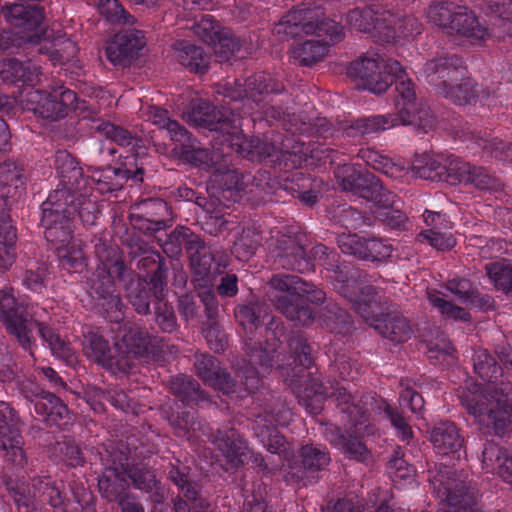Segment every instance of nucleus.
Listing matches in <instances>:
<instances>
[{
	"mask_svg": "<svg viewBox=\"0 0 512 512\" xmlns=\"http://www.w3.org/2000/svg\"><path fill=\"white\" fill-rule=\"evenodd\" d=\"M287 347L293 362L302 366L301 375L289 380V385L297 394L299 403L310 413L317 415L323 409L324 400L333 398L339 408L343 421L350 425L348 435L339 450L347 457L365 462L370 452L361 441L363 435L373 434L375 427L366 424L368 415L374 409L375 398L370 394L352 395L344 386L324 385L318 378L310 377L306 370L313 364L312 350L306 338L299 333H292L287 340Z\"/></svg>",
	"mask_w": 512,
	"mask_h": 512,
	"instance_id": "nucleus-1",
	"label": "nucleus"
},
{
	"mask_svg": "<svg viewBox=\"0 0 512 512\" xmlns=\"http://www.w3.org/2000/svg\"><path fill=\"white\" fill-rule=\"evenodd\" d=\"M284 85L270 74L258 73L248 77L243 82L236 81L235 88L229 94L232 100L244 101L243 113H260L266 117L283 120L285 129L293 133H308L311 130V119L306 115L284 111L282 108L271 105V94L284 91Z\"/></svg>",
	"mask_w": 512,
	"mask_h": 512,
	"instance_id": "nucleus-2",
	"label": "nucleus"
},
{
	"mask_svg": "<svg viewBox=\"0 0 512 512\" xmlns=\"http://www.w3.org/2000/svg\"><path fill=\"white\" fill-rule=\"evenodd\" d=\"M512 385L501 382V387L480 384L467 385L459 395L462 406L480 424L492 427L495 434L504 435L511 428L508 407Z\"/></svg>",
	"mask_w": 512,
	"mask_h": 512,
	"instance_id": "nucleus-3",
	"label": "nucleus"
},
{
	"mask_svg": "<svg viewBox=\"0 0 512 512\" xmlns=\"http://www.w3.org/2000/svg\"><path fill=\"white\" fill-rule=\"evenodd\" d=\"M269 284L274 290L270 298L276 309L289 320L304 326L316 315L315 309L308 306L307 302L318 305L325 300L324 291L303 281L297 275H274Z\"/></svg>",
	"mask_w": 512,
	"mask_h": 512,
	"instance_id": "nucleus-4",
	"label": "nucleus"
},
{
	"mask_svg": "<svg viewBox=\"0 0 512 512\" xmlns=\"http://www.w3.org/2000/svg\"><path fill=\"white\" fill-rule=\"evenodd\" d=\"M190 119L200 126L208 127L211 130H219L223 133L224 141L228 143L233 151L245 158L253 157L254 148L258 154L271 155L272 146L261 144L257 141H248L243 135L241 126L242 118L233 112H216L215 107L209 102L199 100L192 106Z\"/></svg>",
	"mask_w": 512,
	"mask_h": 512,
	"instance_id": "nucleus-5",
	"label": "nucleus"
},
{
	"mask_svg": "<svg viewBox=\"0 0 512 512\" xmlns=\"http://www.w3.org/2000/svg\"><path fill=\"white\" fill-rule=\"evenodd\" d=\"M329 273L328 277L333 282L338 293L346 298L353 309L365 318H371L377 309V302L373 299L376 295V288L373 286H362L358 270L351 265L339 264V256L333 253L329 260L321 262Z\"/></svg>",
	"mask_w": 512,
	"mask_h": 512,
	"instance_id": "nucleus-6",
	"label": "nucleus"
},
{
	"mask_svg": "<svg viewBox=\"0 0 512 512\" xmlns=\"http://www.w3.org/2000/svg\"><path fill=\"white\" fill-rule=\"evenodd\" d=\"M274 33L281 39H288L304 34L329 36L332 43L342 40L343 27L334 20L323 18L320 8L299 7L289 11L275 25Z\"/></svg>",
	"mask_w": 512,
	"mask_h": 512,
	"instance_id": "nucleus-7",
	"label": "nucleus"
},
{
	"mask_svg": "<svg viewBox=\"0 0 512 512\" xmlns=\"http://www.w3.org/2000/svg\"><path fill=\"white\" fill-rule=\"evenodd\" d=\"M427 17L448 34L465 37L472 43L489 37L487 27L479 22L473 11L464 6L449 2L433 4L428 8Z\"/></svg>",
	"mask_w": 512,
	"mask_h": 512,
	"instance_id": "nucleus-8",
	"label": "nucleus"
},
{
	"mask_svg": "<svg viewBox=\"0 0 512 512\" xmlns=\"http://www.w3.org/2000/svg\"><path fill=\"white\" fill-rule=\"evenodd\" d=\"M399 71L401 65L397 60L377 51H368L351 64L349 74L362 88L381 94L393 83L395 73Z\"/></svg>",
	"mask_w": 512,
	"mask_h": 512,
	"instance_id": "nucleus-9",
	"label": "nucleus"
},
{
	"mask_svg": "<svg viewBox=\"0 0 512 512\" xmlns=\"http://www.w3.org/2000/svg\"><path fill=\"white\" fill-rule=\"evenodd\" d=\"M429 482L436 496L449 507L448 512H473L477 491L458 477L456 471L448 468L430 471Z\"/></svg>",
	"mask_w": 512,
	"mask_h": 512,
	"instance_id": "nucleus-10",
	"label": "nucleus"
},
{
	"mask_svg": "<svg viewBox=\"0 0 512 512\" xmlns=\"http://www.w3.org/2000/svg\"><path fill=\"white\" fill-rule=\"evenodd\" d=\"M32 309L33 307L17 301L11 286H0V321L26 350H30L33 342L34 312Z\"/></svg>",
	"mask_w": 512,
	"mask_h": 512,
	"instance_id": "nucleus-11",
	"label": "nucleus"
},
{
	"mask_svg": "<svg viewBox=\"0 0 512 512\" xmlns=\"http://www.w3.org/2000/svg\"><path fill=\"white\" fill-rule=\"evenodd\" d=\"M61 196L58 192L50 193L42 203L41 224L45 228V238L53 245L56 253L61 246H68L72 240H78L72 236L71 213L76 210L73 200L70 204L59 203Z\"/></svg>",
	"mask_w": 512,
	"mask_h": 512,
	"instance_id": "nucleus-12",
	"label": "nucleus"
},
{
	"mask_svg": "<svg viewBox=\"0 0 512 512\" xmlns=\"http://www.w3.org/2000/svg\"><path fill=\"white\" fill-rule=\"evenodd\" d=\"M77 100L76 93L64 86L53 87L50 92L40 90L26 94L24 106L34 114L56 121L64 118Z\"/></svg>",
	"mask_w": 512,
	"mask_h": 512,
	"instance_id": "nucleus-13",
	"label": "nucleus"
},
{
	"mask_svg": "<svg viewBox=\"0 0 512 512\" xmlns=\"http://www.w3.org/2000/svg\"><path fill=\"white\" fill-rule=\"evenodd\" d=\"M96 255L101 265L97 267L92 278L91 290L98 298L116 292L114 279L122 278L126 266L117 247H107L105 244L96 246Z\"/></svg>",
	"mask_w": 512,
	"mask_h": 512,
	"instance_id": "nucleus-14",
	"label": "nucleus"
},
{
	"mask_svg": "<svg viewBox=\"0 0 512 512\" xmlns=\"http://www.w3.org/2000/svg\"><path fill=\"white\" fill-rule=\"evenodd\" d=\"M145 161L146 158L127 156L122 167L108 166L103 169H95L90 176L91 181L102 194L120 190L129 179L142 182L145 173Z\"/></svg>",
	"mask_w": 512,
	"mask_h": 512,
	"instance_id": "nucleus-15",
	"label": "nucleus"
},
{
	"mask_svg": "<svg viewBox=\"0 0 512 512\" xmlns=\"http://www.w3.org/2000/svg\"><path fill=\"white\" fill-rule=\"evenodd\" d=\"M245 350L248 356L249 365L237 373L240 383L244 390L253 393L259 389L262 384L260 374L269 371L275 364V353L277 350L275 344L249 342L245 343Z\"/></svg>",
	"mask_w": 512,
	"mask_h": 512,
	"instance_id": "nucleus-16",
	"label": "nucleus"
},
{
	"mask_svg": "<svg viewBox=\"0 0 512 512\" xmlns=\"http://www.w3.org/2000/svg\"><path fill=\"white\" fill-rule=\"evenodd\" d=\"M54 165L59 177V184L51 193L62 194L59 197V203L68 204V199L74 198V194L87 190L89 180L84 176L83 170L75 158L67 151L56 153Z\"/></svg>",
	"mask_w": 512,
	"mask_h": 512,
	"instance_id": "nucleus-17",
	"label": "nucleus"
},
{
	"mask_svg": "<svg viewBox=\"0 0 512 512\" xmlns=\"http://www.w3.org/2000/svg\"><path fill=\"white\" fill-rule=\"evenodd\" d=\"M343 190L352 191L375 204L374 213L379 210L393 208L395 195L385 189L373 175L352 173L341 181Z\"/></svg>",
	"mask_w": 512,
	"mask_h": 512,
	"instance_id": "nucleus-18",
	"label": "nucleus"
},
{
	"mask_svg": "<svg viewBox=\"0 0 512 512\" xmlns=\"http://www.w3.org/2000/svg\"><path fill=\"white\" fill-rule=\"evenodd\" d=\"M423 72L426 81L442 95L450 85L464 77L466 69L457 56L444 55L428 60Z\"/></svg>",
	"mask_w": 512,
	"mask_h": 512,
	"instance_id": "nucleus-19",
	"label": "nucleus"
},
{
	"mask_svg": "<svg viewBox=\"0 0 512 512\" xmlns=\"http://www.w3.org/2000/svg\"><path fill=\"white\" fill-rule=\"evenodd\" d=\"M192 29L198 38L213 46L215 54L221 59H229L238 49V42L231 31L221 27L211 15H204Z\"/></svg>",
	"mask_w": 512,
	"mask_h": 512,
	"instance_id": "nucleus-20",
	"label": "nucleus"
},
{
	"mask_svg": "<svg viewBox=\"0 0 512 512\" xmlns=\"http://www.w3.org/2000/svg\"><path fill=\"white\" fill-rule=\"evenodd\" d=\"M304 236L301 234L281 235L274 244L273 252L279 264L285 269L304 273L313 270L314 265L306 256Z\"/></svg>",
	"mask_w": 512,
	"mask_h": 512,
	"instance_id": "nucleus-21",
	"label": "nucleus"
},
{
	"mask_svg": "<svg viewBox=\"0 0 512 512\" xmlns=\"http://www.w3.org/2000/svg\"><path fill=\"white\" fill-rule=\"evenodd\" d=\"M290 415V410L284 408L275 414L264 412L256 416L253 427L255 435L269 452L280 454L286 451V441L275 426L285 425Z\"/></svg>",
	"mask_w": 512,
	"mask_h": 512,
	"instance_id": "nucleus-22",
	"label": "nucleus"
},
{
	"mask_svg": "<svg viewBox=\"0 0 512 512\" xmlns=\"http://www.w3.org/2000/svg\"><path fill=\"white\" fill-rule=\"evenodd\" d=\"M150 344L149 336L146 330L135 324L125 323L122 327V335L115 343V352L119 360H124L128 364V371L135 366L138 357L143 356Z\"/></svg>",
	"mask_w": 512,
	"mask_h": 512,
	"instance_id": "nucleus-23",
	"label": "nucleus"
},
{
	"mask_svg": "<svg viewBox=\"0 0 512 512\" xmlns=\"http://www.w3.org/2000/svg\"><path fill=\"white\" fill-rule=\"evenodd\" d=\"M83 352L88 359L113 373L128 372L127 362L119 360V356L115 351L112 354L108 341L97 332L89 331L84 335Z\"/></svg>",
	"mask_w": 512,
	"mask_h": 512,
	"instance_id": "nucleus-24",
	"label": "nucleus"
},
{
	"mask_svg": "<svg viewBox=\"0 0 512 512\" xmlns=\"http://www.w3.org/2000/svg\"><path fill=\"white\" fill-rule=\"evenodd\" d=\"M22 444L21 434L14 427L12 410L7 404H0V449L4 451L5 458L16 465H23Z\"/></svg>",
	"mask_w": 512,
	"mask_h": 512,
	"instance_id": "nucleus-25",
	"label": "nucleus"
},
{
	"mask_svg": "<svg viewBox=\"0 0 512 512\" xmlns=\"http://www.w3.org/2000/svg\"><path fill=\"white\" fill-rule=\"evenodd\" d=\"M380 19V40L384 42L413 38L422 31L421 22L413 15H395L383 10Z\"/></svg>",
	"mask_w": 512,
	"mask_h": 512,
	"instance_id": "nucleus-26",
	"label": "nucleus"
},
{
	"mask_svg": "<svg viewBox=\"0 0 512 512\" xmlns=\"http://www.w3.org/2000/svg\"><path fill=\"white\" fill-rule=\"evenodd\" d=\"M24 184V168L21 164L13 160L0 164V220L9 218V198L19 196Z\"/></svg>",
	"mask_w": 512,
	"mask_h": 512,
	"instance_id": "nucleus-27",
	"label": "nucleus"
},
{
	"mask_svg": "<svg viewBox=\"0 0 512 512\" xmlns=\"http://www.w3.org/2000/svg\"><path fill=\"white\" fill-rule=\"evenodd\" d=\"M378 293L373 297V299L377 302V309L373 313L371 318H365L361 316L366 322H368L371 326H374L375 329L384 337L393 342L402 343L409 340L413 334V329L409 323V321L400 314H387L382 318H378V313L380 311V301L378 299Z\"/></svg>",
	"mask_w": 512,
	"mask_h": 512,
	"instance_id": "nucleus-28",
	"label": "nucleus"
},
{
	"mask_svg": "<svg viewBox=\"0 0 512 512\" xmlns=\"http://www.w3.org/2000/svg\"><path fill=\"white\" fill-rule=\"evenodd\" d=\"M141 31L126 30L115 35L107 43L105 54L108 60L114 65H125L137 55L144 46Z\"/></svg>",
	"mask_w": 512,
	"mask_h": 512,
	"instance_id": "nucleus-29",
	"label": "nucleus"
},
{
	"mask_svg": "<svg viewBox=\"0 0 512 512\" xmlns=\"http://www.w3.org/2000/svg\"><path fill=\"white\" fill-rule=\"evenodd\" d=\"M199 248L193 249L189 253L190 264L194 275V281L199 287L209 285L214 276L220 273V263H217V250L206 246L201 239Z\"/></svg>",
	"mask_w": 512,
	"mask_h": 512,
	"instance_id": "nucleus-30",
	"label": "nucleus"
},
{
	"mask_svg": "<svg viewBox=\"0 0 512 512\" xmlns=\"http://www.w3.org/2000/svg\"><path fill=\"white\" fill-rule=\"evenodd\" d=\"M429 439L436 453L440 455L455 454L464 446V437L451 421L436 424L430 431Z\"/></svg>",
	"mask_w": 512,
	"mask_h": 512,
	"instance_id": "nucleus-31",
	"label": "nucleus"
},
{
	"mask_svg": "<svg viewBox=\"0 0 512 512\" xmlns=\"http://www.w3.org/2000/svg\"><path fill=\"white\" fill-rule=\"evenodd\" d=\"M3 14L7 22L20 29L23 33L37 30L43 19V10L38 6L11 4L3 8Z\"/></svg>",
	"mask_w": 512,
	"mask_h": 512,
	"instance_id": "nucleus-32",
	"label": "nucleus"
},
{
	"mask_svg": "<svg viewBox=\"0 0 512 512\" xmlns=\"http://www.w3.org/2000/svg\"><path fill=\"white\" fill-rule=\"evenodd\" d=\"M40 67L31 62L22 63L15 58L0 61V76L4 82L34 86L40 81Z\"/></svg>",
	"mask_w": 512,
	"mask_h": 512,
	"instance_id": "nucleus-33",
	"label": "nucleus"
},
{
	"mask_svg": "<svg viewBox=\"0 0 512 512\" xmlns=\"http://www.w3.org/2000/svg\"><path fill=\"white\" fill-rule=\"evenodd\" d=\"M393 83H395L394 102L398 111L396 117L400 123L415 122V120L409 118V115L405 116V113H411V109L416 106V92L414 84L407 78L402 67L401 71L395 73Z\"/></svg>",
	"mask_w": 512,
	"mask_h": 512,
	"instance_id": "nucleus-34",
	"label": "nucleus"
},
{
	"mask_svg": "<svg viewBox=\"0 0 512 512\" xmlns=\"http://www.w3.org/2000/svg\"><path fill=\"white\" fill-rule=\"evenodd\" d=\"M213 442L222 452L229 463L234 466L242 465L248 453V447L245 440L240 437L234 429L226 431H217Z\"/></svg>",
	"mask_w": 512,
	"mask_h": 512,
	"instance_id": "nucleus-35",
	"label": "nucleus"
},
{
	"mask_svg": "<svg viewBox=\"0 0 512 512\" xmlns=\"http://www.w3.org/2000/svg\"><path fill=\"white\" fill-rule=\"evenodd\" d=\"M483 469L497 473L504 481L512 484V455L497 444L489 442L482 452Z\"/></svg>",
	"mask_w": 512,
	"mask_h": 512,
	"instance_id": "nucleus-36",
	"label": "nucleus"
},
{
	"mask_svg": "<svg viewBox=\"0 0 512 512\" xmlns=\"http://www.w3.org/2000/svg\"><path fill=\"white\" fill-rule=\"evenodd\" d=\"M399 123L398 118L392 114L373 115L357 119L349 125L343 126V130L348 137H362L393 128Z\"/></svg>",
	"mask_w": 512,
	"mask_h": 512,
	"instance_id": "nucleus-37",
	"label": "nucleus"
},
{
	"mask_svg": "<svg viewBox=\"0 0 512 512\" xmlns=\"http://www.w3.org/2000/svg\"><path fill=\"white\" fill-rule=\"evenodd\" d=\"M174 58L191 72L204 73L209 66V56L188 41H177L174 46Z\"/></svg>",
	"mask_w": 512,
	"mask_h": 512,
	"instance_id": "nucleus-38",
	"label": "nucleus"
},
{
	"mask_svg": "<svg viewBox=\"0 0 512 512\" xmlns=\"http://www.w3.org/2000/svg\"><path fill=\"white\" fill-rule=\"evenodd\" d=\"M126 474L127 468H124V463H120V467L111 466L105 469L98 480V487L108 501H117L126 491L129 486Z\"/></svg>",
	"mask_w": 512,
	"mask_h": 512,
	"instance_id": "nucleus-39",
	"label": "nucleus"
},
{
	"mask_svg": "<svg viewBox=\"0 0 512 512\" xmlns=\"http://www.w3.org/2000/svg\"><path fill=\"white\" fill-rule=\"evenodd\" d=\"M19 388L25 399L34 404L36 415H47L45 405L48 404L55 405L56 413L54 415H60L65 411L64 407L58 402V397L54 393L44 390L38 384L25 380L20 383Z\"/></svg>",
	"mask_w": 512,
	"mask_h": 512,
	"instance_id": "nucleus-40",
	"label": "nucleus"
},
{
	"mask_svg": "<svg viewBox=\"0 0 512 512\" xmlns=\"http://www.w3.org/2000/svg\"><path fill=\"white\" fill-rule=\"evenodd\" d=\"M200 240L201 238L188 227L177 226L167 235L165 241L161 243V247L168 257L174 258L182 254L183 247L188 253L199 248Z\"/></svg>",
	"mask_w": 512,
	"mask_h": 512,
	"instance_id": "nucleus-41",
	"label": "nucleus"
},
{
	"mask_svg": "<svg viewBox=\"0 0 512 512\" xmlns=\"http://www.w3.org/2000/svg\"><path fill=\"white\" fill-rule=\"evenodd\" d=\"M410 172L413 177L430 181H442L445 164L438 155L423 153L416 155L412 161Z\"/></svg>",
	"mask_w": 512,
	"mask_h": 512,
	"instance_id": "nucleus-42",
	"label": "nucleus"
},
{
	"mask_svg": "<svg viewBox=\"0 0 512 512\" xmlns=\"http://www.w3.org/2000/svg\"><path fill=\"white\" fill-rule=\"evenodd\" d=\"M474 371L481 379L487 382V385L501 387L503 380V371L497 365L495 358L485 349H477L473 355Z\"/></svg>",
	"mask_w": 512,
	"mask_h": 512,
	"instance_id": "nucleus-43",
	"label": "nucleus"
},
{
	"mask_svg": "<svg viewBox=\"0 0 512 512\" xmlns=\"http://www.w3.org/2000/svg\"><path fill=\"white\" fill-rule=\"evenodd\" d=\"M16 229L10 217L0 220V272L8 271L16 261Z\"/></svg>",
	"mask_w": 512,
	"mask_h": 512,
	"instance_id": "nucleus-44",
	"label": "nucleus"
},
{
	"mask_svg": "<svg viewBox=\"0 0 512 512\" xmlns=\"http://www.w3.org/2000/svg\"><path fill=\"white\" fill-rule=\"evenodd\" d=\"M442 96L459 105H466L472 103L479 97H488L489 93L480 90L478 84L474 83L469 78H461L458 82L450 85V87L443 92Z\"/></svg>",
	"mask_w": 512,
	"mask_h": 512,
	"instance_id": "nucleus-45",
	"label": "nucleus"
},
{
	"mask_svg": "<svg viewBox=\"0 0 512 512\" xmlns=\"http://www.w3.org/2000/svg\"><path fill=\"white\" fill-rule=\"evenodd\" d=\"M56 254L61 268L69 273H81L87 267L81 240H72L70 245L61 246Z\"/></svg>",
	"mask_w": 512,
	"mask_h": 512,
	"instance_id": "nucleus-46",
	"label": "nucleus"
},
{
	"mask_svg": "<svg viewBox=\"0 0 512 512\" xmlns=\"http://www.w3.org/2000/svg\"><path fill=\"white\" fill-rule=\"evenodd\" d=\"M171 392L182 402L198 404L206 400V395L200 389L199 383L188 375H178L170 381Z\"/></svg>",
	"mask_w": 512,
	"mask_h": 512,
	"instance_id": "nucleus-47",
	"label": "nucleus"
},
{
	"mask_svg": "<svg viewBox=\"0 0 512 512\" xmlns=\"http://www.w3.org/2000/svg\"><path fill=\"white\" fill-rule=\"evenodd\" d=\"M380 16L381 11H374L370 7L355 8L347 14V23L355 30L371 33L380 39Z\"/></svg>",
	"mask_w": 512,
	"mask_h": 512,
	"instance_id": "nucleus-48",
	"label": "nucleus"
},
{
	"mask_svg": "<svg viewBox=\"0 0 512 512\" xmlns=\"http://www.w3.org/2000/svg\"><path fill=\"white\" fill-rule=\"evenodd\" d=\"M49 275L48 264L42 260L29 259L21 275L22 285L36 293H42L46 288V279Z\"/></svg>",
	"mask_w": 512,
	"mask_h": 512,
	"instance_id": "nucleus-49",
	"label": "nucleus"
},
{
	"mask_svg": "<svg viewBox=\"0 0 512 512\" xmlns=\"http://www.w3.org/2000/svg\"><path fill=\"white\" fill-rule=\"evenodd\" d=\"M150 120L160 129H166L172 141L186 145L190 141L189 132L177 121L171 120L168 111L159 107H152Z\"/></svg>",
	"mask_w": 512,
	"mask_h": 512,
	"instance_id": "nucleus-50",
	"label": "nucleus"
},
{
	"mask_svg": "<svg viewBox=\"0 0 512 512\" xmlns=\"http://www.w3.org/2000/svg\"><path fill=\"white\" fill-rule=\"evenodd\" d=\"M299 458L305 471L315 472L324 469L331 461L326 447L304 445L299 450Z\"/></svg>",
	"mask_w": 512,
	"mask_h": 512,
	"instance_id": "nucleus-51",
	"label": "nucleus"
},
{
	"mask_svg": "<svg viewBox=\"0 0 512 512\" xmlns=\"http://www.w3.org/2000/svg\"><path fill=\"white\" fill-rule=\"evenodd\" d=\"M327 53V46L319 41L309 40L298 44L291 50L294 62L301 66H310L320 61Z\"/></svg>",
	"mask_w": 512,
	"mask_h": 512,
	"instance_id": "nucleus-52",
	"label": "nucleus"
},
{
	"mask_svg": "<svg viewBox=\"0 0 512 512\" xmlns=\"http://www.w3.org/2000/svg\"><path fill=\"white\" fill-rule=\"evenodd\" d=\"M88 192L89 187L87 190L74 194V198L68 199V204L73 200V207L76 209L72 211L71 217L77 214L84 225H94L99 214V207L97 201L90 198Z\"/></svg>",
	"mask_w": 512,
	"mask_h": 512,
	"instance_id": "nucleus-53",
	"label": "nucleus"
},
{
	"mask_svg": "<svg viewBox=\"0 0 512 512\" xmlns=\"http://www.w3.org/2000/svg\"><path fill=\"white\" fill-rule=\"evenodd\" d=\"M77 51L76 43L64 37H58L52 43H46L39 49V52L46 53L54 64L70 61L75 57Z\"/></svg>",
	"mask_w": 512,
	"mask_h": 512,
	"instance_id": "nucleus-54",
	"label": "nucleus"
},
{
	"mask_svg": "<svg viewBox=\"0 0 512 512\" xmlns=\"http://www.w3.org/2000/svg\"><path fill=\"white\" fill-rule=\"evenodd\" d=\"M152 261L157 264V269L152 275L149 282H142L143 284L149 285L152 288V294L156 301L164 300L165 298V289H166V267L165 260L160 255L159 252H153L150 257H145L142 259L143 265L145 266L147 262Z\"/></svg>",
	"mask_w": 512,
	"mask_h": 512,
	"instance_id": "nucleus-55",
	"label": "nucleus"
},
{
	"mask_svg": "<svg viewBox=\"0 0 512 512\" xmlns=\"http://www.w3.org/2000/svg\"><path fill=\"white\" fill-rule=\"evenodd\" d=\"M99 12L111 23L134 25L136 19L127 12L118 0H96Z\"/></svg>",
	"mask_w": 512,
	"mask_h": 512,
	"instance_id": "nucleus-56",
	"label": "nucleus"
},
{
	"mask_svg": "<svg viewBox=\"0 0 512 512\" xmlns=\"http://www.w3.org/2000/svg\"><path fill=\"white\" fill-rule=\"evenodd\" d=\"M427 299L447 319L463 322L470 320V314L466 309L443 299L440 293L435 290L427 292Z\"/></svg>",
	"mask_w": 512,
	"mask_h": 512,
	"instance_id": "nucleus-57",
	"label": "nucleus"
},
{
	"mask_svg": "<svg viewBox=\"0 0 512 512\" xmlns=\"http://www.w3.org/2000/svg\"><path fill=\"white\" fill-rule=\"evenodd\" d=\"M485 269L495 288L512 296V266L505 262H492Z\"/></svg>",
	"mask_w": 512,
	"mask_h": 512,
	"instance_id": "nucleus-58",
	"label": "nucleus"
},
{
	"mask_svg": "<svg viewBox=\"0 0 512 512\" xmlns=\"http://www.w3.org/2000/svg\"><path fill=\"white\" fill-rule=\"evenodd\" d=\"M33 488L42 502L48 503L54 508L60 507L63 504L64 497L58 487L51 481L50 478L37 479L33 483Z\"/></svg>",
	"mask_w": 512,
	"mask_h": 512,
	"instance_id": "nucleus-59",
	"label": "nucleus"
},
{
	"mask_svg": "<svg viewBox=\"0 0 512 512\" xmlns=\"http://www.w3.org/2000/svg\"><path fill=\"white\" fill-rule=\"evenodd\" d=\"M153 297L152 288L147 284H143L138 281L134 286L129 288L128 299L134 307L135 311L141 315H147L150 313V303Z\"/></svg>",
	"mask_w": 512,
	"mask_h": 512,
	"instance_id": "nucleus-60",
	"label": "nucleus"
},
{
	"mask_svg": "<svg viewBox=\"0 0 512 512\" xmlns=\"http://www.w3.org/2000/svg\"><path fill=\"white\" fill-rule=\"evenodd\" d=\"M155 323L164 333L174 332L178 328L174 308L165 300L154 302Z\"/></svg>",
	"mask_w": 512,
	"mask_h": 512,
	"instance_id": "nucleus-61",
	"label": "nucleus"
},
{
	"mask_svg": "<svg viewBox=\"0 0 512 512\" xmlns=\"http://www.w3.org/2000/svg\"><path fill=\"white\" fill-rule=\"evenodd\" d=\"M262 237L255 229L243 230L241 236L234 244V250L238 258L247 259L253 255L260 246Z\"/></svg>",
	"mask_w": 512,
	"mask_h": 512,
	"instance_id": "nucleus-62",
	"label": "nucleus"
},
{
	"mask_svg": "<svg viewBox=\"0 0 512 512\" xmlns=\"http://www.w3.org/2000/svg\"><path fill=\"white\" fill-rule=\"evenodd\" d=\"M472 165L460 159H451L445 164V172L442 181L451 185H467Z\"/></svg>",
	"mask_w": 512,
	"mask_h": 512,
	"instance_id": "nucleus-63",
	"label": "nucleus"
},
{
	"mask_svg": "<svg viewBox=\"0 0 512 512\" xmlns=\"http://www.w3.org/2000/svg\"><path fill=\"white\" fill-rule=\"evenodd\" d=\"M265 313V305L259 302L239 305L235 309V317L244 328L248 326L256 328L260 323V318Z\"/></svg>",
	"mask_w": 512,
	"mask_h": 512,
	"instance_id": "nucleus-64",
	"label": "nucleus"
}]
</instances>
